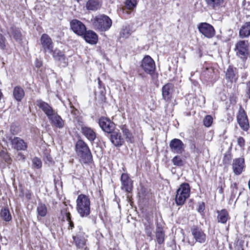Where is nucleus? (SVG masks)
Here are the masks:
<instances>
[{
  "label": "nucleus",
  "mask_w": 250,
  "mask_h": 250,
  "mask_svg": "<svg viewBox=\"0 0 250 250\" xmlns=\"http://www.w3.org/2000/svg\"><path fill=\"white\" fill-rule=\"evenodd\" d=\"M205 1L209 8L217 10L222 5L224 0H205Z\"/></svg>",
  "instance_id": "nucleus-30"
},
{
  "label": "nucleus",
  "mask_w": 250,
  "mask_h": 250,
  "mask_svg": "<svg viewBox=\"0 0 250 250\" xmlns=\"http://www.w3.org/2000/svg\"><path fill=\"white\" fill-rule=\"evenodd\" d=\"M141 66L146 73L151 75L152 79L157 77V74L155 73V62L149 56L146 55L144 57L141 62Z\"/></svg>",
  "instance_id": "nucleus-5"
},
{
  "label": "nucleus",
  "mask_w": 250,
  "mask_h": 250,
  "mask_svg": "<svg viewBox=\"0 0 250 250\" xmlns=\"http://www.w3.org/2000/svg\"><path fill=\"white\" fill-rule=\"evenodd\" d=\"M172 162L173 165L177 167H182L185 164V161L179 155L174 157L172 159Z\"/></svg>",
  "instance_id": "nucleus-35"
},
{
  "label": "nucleus",
  "mask_w": 250,
  "mask_h": 250,
  "mask_svg": "<svg viewBox=\"0 0 250 250\" xmlns=\"http://www.w3.org/2000/svg\"><path fill=\"white\" fill-rule=\"evenodd\" d=\"M248 185H249V189H250V181H249V182Z\"/></svg>",
  "instance_id": "nucleus-56"
},
{
  "label": "nucleus",
  "mask_w": 250,
  "mask_h": 250,
  "mask_svg": "<svg viewBox=\"0 0 250 250\" xmlns=\"http://www.w3.org/2000/svg\"><path fill=\"white\" fill-rule=\"evenodd\" d=\"M81 131L83 134L91 143H93L96 138V134L93 129L86 126H82Z\"/></svg>",
  "instance_id": "nucleus-22"
},
{
  "label": "nucleus",
  "mask_w": 250,
  "mask_h": 250,
  "mask_svg": "<svg viewBox=\"0 0 250 250\" xmlns=\"http://www.w3.org/2000/svg\"><path fill=\"white\" fill-rule=\"evenodd\" d=\"M36 103V105L44 112L48 118L55 112L51 106L41 100H37Z\"/></svg>",
  "instance_id": "nucleus-20"
},
{
  "label": "nucleus",
  "mask_w": 250,
  "mask_h": 250,
  "mask_svg": "<svg viewBox=\"0 0 250 250\" xmlns=\"http://www.w3.org/2000/svg\"><path fill=\"white\" fill-rule=\"evenodd\" d=\"M76 204V209L81 217H85L90 214V200L88 196L83 194L79 195Z\"/></svg>",
  "instance_id": "nucleus-1"
},
{
  "label": "nucleus",
  "mask_w": 250,
  "mask_h": 250,
  "mask_svg": "<svg viewBox=\"0 0 250 250\" xmlns=\"http://www.w3.org/2000/svg\"><path fill=\"white\" fill-rule=\"evenodd\" d=\"M213 122V119L210 115H207L203 120L204 125L206 127H210Z\"/></svg>",
  "instance_id": "nucleus-39"
},
{
  "label": "nucleus",
  "mask_w": 250,
  "mask_h": 250,
  "mask_svg": "<svg viewBox=\"0 0 250 250\" xmlns=\"http://www.w3.org/2000/svg\"><path fill=\"white\" fill-rule=\"evenodd\" d=\"M101 6L98 0H89L86 4V7L87 10L91 11H96Z\"/></svg>",
  "instance_id": "nucleus-32"
},
{
  "label": "nucleus",
  "mask_w": 250,
  "mask_h": 250,
  "mask_svg": "<svg viewBox=\"0 0 250 250\" xmlns=\"http://www.w3.org/2000/svg\"><path fill=\"white\" fill-rule=\"evenodd\" d=\"M91 22L96 30L101 32L108 30L112 24L110 18L105 15H100L93 17L91 19Z\"/></svg>",
  "instance_id": "nucleus-2"
},
{
  "label": "nucleus",
  "mask_w": 250,
  "mask_h": 250,
  "mask_svg": "<svg viewBox=\"0 0 250 250\" xmlns=\"http://www.w3.org/2000/svg\"><path fill=\"white\" fill-rule=\"evenodd\" d=\"M66 221H68V222L69 223L68 229H72L74 228V224H73V222L71 220V219L69 220H66Z\"/></svg>",
  "instance_id": "nucleus-52"
},
{
  "label": "nucleus",
  "mask_w": 250,
  "mask_h": 250,
  "mask_svg": "<svg viewBox=\"0 0 250 250\" xmlns=\"http://www.w3.org/2000/svg\"><path fill=\"white\" fill-rule=\"evenodd\" d=\"M35 65L37 67L39 68L42 66V63L41 62H40V61H39L37 59L36 60Z\"/></svg>",
  "instance_id": "nucleus-53"
},
{
  "label": "nucleus",
  "mask_w": 250,
  "mask_h": 250,
  "mask_svg": "<svg viewBox=\"0 0 250 250\" xmlns=\"http://www.w3.org/2000/svg\"><path fill=\"white\" fill-rule=\"evenodd\" d=\"M190 231L195 242L188 241V243L189 245L193 246L194 243L196 242L203 244L206 242V234L201 228L197 226H193L191 228Z\"/></svg>",
  "instance_id": "nucleus-6"
},
{
  "label": "nucleus",
  "mask_w": 250,
  "mask_h": 250,
  "mask_svg": "<svg viewBox=\"0 0 250 250\" xmlns=\"http://www.w3.org/2000/svg\"><path fill=\"white\" fill-rule=\"evenodd\" d=\"M217 213V220L218 222L224 224L226 223L229 219V213L225 209L218 211Z\"/></svg>",
  "instance_id": "nucleus-31"
},
{
  "label": "nucleus",
  "mask_w": 250,
  "mask_h": 250,
  "mask_svg": "<svg viewBox=\"0 0 250 250\" xmlns=\"http://www.w3.org/2000/svg\"><path fill=\"white\" fill-rule=\"evenodd\" d=\"M61 214L63 216V219H65L66 220H69L70 219V213L67 211L66 208H64L61 210Z\"/></svg>",
  "instance_id": "nucleus-43"
},
{
  "label": "nucleus",
  "mask_w": 250,
  "mask_h": 250,
  "mask_svg": "<svg viewBox=\"0 0 250 250\" xmlns=\"http://www.w3.org/2000/svg\"><path fill=\"white\" fill-rule=\"evenodd\" d=\"M219 191L220 193H222L223 192V189L222 188H221L219 190Z\"/></svg>",
  "instance_id": "nucleus-55"
},
{
  "label": "nucleus",
  "mask_w": 250,
  "mask_h": 250,
  "mask_svg": "<svg viewBox=\"0 0 250 250\" xmlns=\"http://www.w3.org/2000/svg\"><path fill=\"white\" fill-rule=\"evenodd\" d=\"M51 53L52 54L53 58L56 63L59 66L62 67H65L67 66L68 60L64 52L56 48L55 50H53L52 52Z\"/></svg>",
  "instance_id": "nucleus-8"
},
{
  "label": "nucleus",
  "mask_w": 250,
  "mask_h": 250,
  "mask_svg": "<svg viewBox=\"0 0 250 250\" xmlns=\"http://www.w3.org/2000/svg\"><path fill=\"white\" fill-rule=\"evenodd\" d=\"M237 142L238 146L243 149L245 146V141L244 139L242 137H239L237 139Z\"/></svg>",
  "instance_id": "nucleus-44"
},
{
  "label": "nucleus",
  "mask_w": 250,
  "mask_h": 250,
  "mask_svg": "<svg viewBox=\"0 0 250 250\" xmlns=\"http://www.w3.org/2000/svg\"><path fill=\"white\" fill-rule=\"evenodd\" d=\"M32 165L34 167L39 169L42 167V163L40 159L35 157L32 159Z\"/></svg>",
  "instance_id": "nucleus-40"
},
{
  "label": "nucleus",
  "mask_w": 250,
  "mask_h": 250,
  "mask_svg": "<svg viewBox=\"0 0 250 250\" xmlns=\"http://www.w3.org/2000/svg\"><path fill=\"white\" fill-rule=\"evenodd\" d=\"M0 216L5 221H9L11 219V216L10 214L9 211L7 208L1 209Z\"/></svg>",
  "instance_id": "nucleus-38"
},
{
  "label": "nucleus",
  "mask_w": 250,
  "mask_h": 250,
  "mask_svg": "<svg viewBox=\"0 0 250 250\" xmlns=\"http://www.w3.org/2000/svg\"><path fill=\"white\" fill-rule=\"evenodd\" d=\"M246 93L250 99V83H247L246 88Z\"/></svg>",
  "instance_id": "nucleus-50"
},
{
  "label": "nucleus",
  "mask_w": 250,
  "mask_h": 250,
  "mask_svg": "<svg viewBox=\"0 0 250 250\" xmlns=\"http://www.w3.org/2000/svg\"><path fill=\"white\" fill-rule=\"evenodd\" d=\"M235 50L237 55L243 61H245L249 56L248 42L245 41H240L235 44Z\"/></svg>",
  "instance_id": "nucleus-7"
},
{
  "label": "nucleus",
  "mask_w": 250,
  "mask_h": 250,
  "mask_svg": "<svg viewBox=\"0 0 250 250\" xmlns=\"http://www.w3.org/2000/svg\"><path fill=\"white\" fill-rule=\"evenodd\" d=\"M156 241L159 244L164 243L165 239V234L161 225L157 223L155 231Z\"/></svg>",
  "instance_id": "nucleus-24"
},
{
  "label": "nucleus",
  "mask_w": 250,
  "mask_h": 250,
  "mask_svg": "<svg viewBox=\"0 0 250 250\" xmlns=\"http://www.w3.org/2000/svg\"><path fill=\"white\" fill-rule=\"evenodd\" d=\"M237 121L242 129L247 131L250 127L248 119L244 109L240 107L237 115Z\"/></svg>",
  "instance_id": "nucleus-11"
},
{
  "label": "nucleus",
  "mask_w": 250,
  "mask_h": 250,
  "mask_svg": "<svg viewBox=\"0 0 250 250\" xmlns=\"http://www.w3.org/2000/svg\"><path fill=\"white\" fill-rule=\"evenodd\" d=\"M10 132L13 135H16L19 132V128L15 125H12L10 127Z\"/></svg>",
  "instance_id": "nucleus-46"
},
{
  "label": "nucleus",
  "mask_w": 250,
  "mask_h": 250,
  "mask_svg": "<svg viewBox=\"0 0 250 250\" xmlns=\"http://www.w3.org/2000/svg\"><path fill=\"white\" fill-rule=\"evenodd\" d=\"M198 28L199 32L205 37L208 38H212L215 34V31L213 27L207 22H202L198 24Z\"/></svg>",
  "instance_id": "nucleus-10"
},
{
  "label": "nucleus",
  "mask_w": 250,
  "mask_h": 250,
  "mask_svg": "<svg viewBox=\"0 0 250 250\" xmlns=\"http://www.w3.org/2000/svg\"><path fill=\"white\" fill-rule=\"evenodd\" d=\"M169 148L172 153L182 154L185 151V146L181 140L175 138L170 141Z\"/></svg>",
  "instance_id": "nucleus-12"
},
{
  "label": "nucleus",
  "mask_w": 250,
  "mask_h": 250,
  "mask_svg": "<svg viewBox=\"0 0 250 250\" xmlns=\"http://www.w3.org/2000/svg\"><path fill=\"white\" fill-rule=\"evenodd\" d=\"M173 90L172 84L167 83L162 87V96L164 100L167 102L171 100Z\"/></svg>",
  "instance_id": "nucleus-23"
},
{
  "label": "nucleus",
  "mask_w": 250,
  "mask_h": 250,
  "mask_svg": "<svg viewBox=\"0 0 250 250\" xmlns=\"http://www.w3.org/2000/svg\"><path fill=\"white\" fill-rule=\"evenodd\" d=\"M5 38L4 36L0 34V48L4 49L5 47Z\"/></svg>",
  "instance_id": "nucleus-45"
},
{
  "label": "nucleus",
  "mask_w": 250,
  "mask_h": 250,
  "mask_svg": "<svg viewBox=\"0 0 250 250\" xmlns=\"http://www.w3.org/2000/svg\"><path fill=\"white\" fill-rule=\"evenodd\" d=\"M250 35V22L244 23L239 30V36L244 38L248 37Z\"/></svg>",
  "instance_id": "nucleus-28"
},
{
  "label": "nucleus",
  "mask_w": 250,
  "mask_h": 250,
  "mask_svg": "<svg viewBox=\"0 0 250 250\" xmlns=\"http://www.w3.org/2000/svg\"><path fill=\"white\" fill-rule=\"evenodd\" d=\"M190 188L188 183L182 184L177 189L175 196V202L178 206L184 204L186 199L190 195Z\"/></svg>",
  "instance_id": "nucleus-4"
},
{
  "label": "nucleus",
  "mask_w": 250,
  "mask_h": 250,
  "mask_svg": "<svg viewBox=\"0 0 250 250\" xmlns=\"http://www.w3.org/2000/svg\"><path fill=\"white\" fill-rule=\"evenodd\" d=\"M231 187L232 188V193H234L236 190L237 189V185L236 183H233L231 185Z\"/></svg>",
  "instance_id": "nucleus-51"
},
{
  "label": "nucleus",
  "mask_w": 250,
  "mask_h": 250,
  "mask_svg": "<svg viewBox=\"0 0 250 250\" xmlns=\"http://www.w3.org/2000/svg\"><path fill=\"white\" fill-rule=\"evenodd\" d=\"M85 250H87L86 248H85Z\"/></svg>",
  "instance_id": "nucleus-59"
},
{
  "label": "nucleus",
  "mask_w": 250,
  "mask_h": 250,
  "mask_svg": "<svg viewBox=\"0 0 250 250\" xmlns=\"http://www.w3.org/2000/svg\"><path fill=\"white\" fill-rule=\"evenodd\" d=\"M53 126L59 128H62L64 126V122L61 117L55 112L48 118Z\"/></svg>",
  "instance_id": "nucleus-19"
},
{
  "label": "nucleus",
  "mask_w": 250,
  "mask_h": 250,
  "mask_svg": "<svg viewBox=\"0 0 250 250\" xmlns=\"http://www.w3.org/2000/svg\"><path fill=\"white\" fill-rule=\"evenodd\" d=\"M110 133V140L115 146H120L123 145L124 139L119 130H113Z\"/></svg>",
  "instance_id": "nucleus-17"
},
{
  "label": "nucleus",
  "mask_w": 250,
  "mask_h": 250,
  "mask_svg": "<svg viewBox=\"0 0 250 250\" xmlns=\"http://www.w3.org/2000/svg\"><path fill=\"white\" fill-rule=\"evenodd\" d=\"M76 151L84 163L89 162L92 158L91 151L87 144L83 140H79L75 145Z\"/></svg>",
  "instance_id": "nucleus-3"
},
{
  "label": "nucleus",
  "mask_w": 250,
  "mask_h": 250,
  "mask_svg": "<svg viewBox=\"0 0 250 250\" xmlns=\"http://www.w3.org/2000/svg\"><path fill=\"white\" fill-rule=\"evenodd\" d=\"M214 69L212 67H207L203 71V74L208 78L212 77Z\"/></svg>",
  "instance_id": "nucleus-41"
},
{
  "label": "nucleus",
  "mask_w": 250,
  "mask_h": 250,
  "mask_svg": "<svg viewBox=\"0 0 250 250\" xmlns=\"http://www.w3.org/2000/svg\"><path fill=\"white\" fill-rule=\"evenodd\" d=\"M31 196H32L31 193L29 191H28L25 193V197H26V198L27 199H31Z\"/></svg>",
  "instance_id": "nucleus-54"
},
{
  "label": "nucleus",
  "mask_w": 250,
  "mask_h": 250,
  "mask_svg": "<svg viewBox=\"0 0 250 250\" xmlns=\"http://www.w3.org/2000/svg\"><path fill=\"white\" fill-rule=\"evenodd\" d=\"M73 240L76 246L79 248H83L85 245L86 240L82 232H80L76 235L73 236Z\"/></svg>",
  "instance_id": "nucleus-25"
},
{
  "label": "nucleus",
  "mask_w": 250,
  "mask_h": 250,
  "mask_svg": "<svg viewBox=\"0 0 250 250\" xmlns=\"http://www.w3.org/2000/svg\"><path fill=\"white\" fill-rule=\"evenodd\" d=\"M137 5V0H126L125 2V8L129 10H133Z\"/></svg>",
  "instance_id": "nucleus-37"
},
{
  "label": "nucleus",
  "mask_w": 250,
  "mask_h": 250,
  "mask_svg": "<svg viewBox=\"0 0 250 250\" xmlns=\"http://www.w3.org/2000/svg\"><path fill=\"white\" fill-rule=\"evenodd\" d=\"M192 146H193V147L194 148H195V147H195V144H193V145H192Z\"/></svg>",
  "instance_id": "nucleus-58"
},
{
  "label": "nucleus",
  "mask_w": 250,
  "mask_h": 250,
  "mask_svg": "<svg viewBox=\"0 0 250 250\" xmlns=\"http://www.w3.org/2000/svg\"><path fill=\"white\" fill-rule=\"evenodd\" d=\"M226 79L230 82L237 80L236 69L233 68L231 66H229L226 71Z\"/></svg>",
  "instance_id": "nucleus-27"
},
{
  "label": "nucleus",
  "mask_w": 250,
  "mask_h": 250,
  "mask_svg": "<svg viewBox=\"0 0 250 250\" xmlns=\"http://www.w3.org/2000/svg\"><path fill=\"white\" fill-rule=\"evenodd\" d=\"M12 147L17 150H25L27 147L26 143L19 137H14L13 139L9 138Z\"/></svg>",
  "instance_id": "nucleus-18"
},
{
  "label": "nucleus",
  "mask_w": 250,
  "mask_h": 250,
  "mask_svg": "<svg viewBox=\"0 0 250 250\" xmlns=\"http://www.w3.org/2000/svg\"><path fill=\"white\" fill-rule=\"evenodd\" d=\"M98 80H99V82H98V83H99V85H100V83H101V81H100V79H98Z\"/></svg>",
  "instance_id": "nucleus-57"
},
{
  "label": "nucleus",
  "mask_w": 250,
  "mask_h": 250,
  "mask_svg": "<svg viewBox=\"0 0 250 250\" xmlns=\"http://www.w3.org/2000/svg\"><path fill=\"white\" fill-rule=\"evenodd\" d=\"M120 37L127 38L131 35L130 28L129 25H125L123 27L120 33Z\"/></svg>",
  "instance_id": "nucleus-36"
},
{
  "label": "nucleus",
  "mask_w": 250,
  "mask_h": 250,
  "mask_svg": "<svg viewBox=\"0 0 250 250\" xmlns=\"http://www.w3.org/2000/svg\"><path fill=\"white\" fill-rule=\"evenodd\" d=\"M44 159L46 162L51 163L53 161L52 157L49 154L45 155L44 157Z\"/></svg>",
  "instance_id": "nucleus-49"
},
{
  "label": "nucleus",
  "mask_w": 250,
  "mask_h": 250,
  "mask_svg": "<svg viewBox=\"0 0 250 250\" xmlns=\"http://www.w3.org/2000/svg\"><path fill=\"white\" fill-rule=\"evenodd\" d=\"M0 157H2L6 163H10L11 158L7 152L2 150L0 152Z\"/></svg>",
  "instance_id": "nucleus-42"
},
{
  "label": "nucleus",
  "mask_w": 250,
  "mask_h": 250,
  "mask_svg": "<svg viewBox=\"0 0 250 250\" xmlns=\"http://www.w3.org/2000/svg\"><path fill=\"white\" fill-rule=\"evenodd\" d=\"M82 37H83L86 42L91 44H96L98 40V35L92 30H86V32Z\"/></svg>",
  "instance_id": "nucleus-21"
},
{
  "label": "nucleus",
  "mask_w": 250,
  "mask_h": 250,
  "mask_svg": "<svg viewBox=\"0 0 250 250\" xmlns=\"http://www.w3.org/2000/svg\"><path fill=\"white\" fill-rule=\"evenodd\" d=\"M99 124L102 129L108 133H111L115 128L114 124L105 117H101L99 119Z\"/></svg>",
  "instance_id": "nucleus-14"
},
{
  "label": "nucleus",
  "mask_w": 250,
  "mask_h": 250,
  "mask_svg": "<svg viewBox=\"0 0 250 250\" xmlns=\"http://www.w3.org/2000/svg\"><path fill=\"white\" fill-rule=\"evenodd\" d=\"M13 95L17 101H21L24 96V91L21 87L16 86L13 89Z\"/></svg>",
  "instance_id": "nucleus-29"
},
{
  "label": "nucleus",
  "mask_w": 250,
  "mask_h": 250,
  "mask_svg": "<svg viewBox=\"0 0 250 250\" xmlns=\"http://www.w3.org/2000/svg\"><path fill=\"white\" fill-rule=\"evenodd\" d=\"M205 208V204L202 202L199 204L198 208V211L200 213H202L204 211Z\"/></svg>",
  "instance_id": "nucleus-48"
},
{
  "label": "nucleus",
  "mask_w": 250,
  "mask_h": 250,
  "mask_svg": "<svg viewBox=\"0 0 250 250\" xmlns=\"http://www.w3.org/2000/svg\"><path fill=\"white\" fill-rule=\"evenodd\" d=\"M121 181L122 183L121 188L127 192H130L132 189V181L127 173H123L121 175Z\"/></svg>",
  "instance_id": "nucleus-15"
},
{
  "label": "nucleus",
  "mask_w": 250,
  "mask_h": 250,
  "mask_svg": "<svg viewBox=\"0 0 250 250\" xmlns=\"http://www.w3.org/2000/svg\"><path fill=\"white\" fill-rule=\"evenodd\" d=\"M152 228L149 226H147L145 228V232L146 234L148 237H151L152 236Z\"/></svg>",
  "instance_id": "nucleus-47"
},
{
  "label": "nucleus",
  "mask_w": 250,
  "mask_h": 250,
  "mask_svg": "<svg viewBox=\"0 0 250 250\" xmlns=\"http://www.w3.org/2000/svg\"><path fill=\"white\" fill-rule=\"evenodd\" d=\"M37 211L38 213V218H39V217H45L47 212L46 205L42 203H39L37 208Z\"/></svg>",
  "instance_id": "nucleus-33"
},
{
  "label": "nucleus",
  "mask_w": 250,
  "mask_h": 250,
  "mask_svg": "<svg viewBox=\"0 0 250 250\" xmlns=\"http://www.w3.org/2000/svg\"><path fill=\"white\" fill-rule=\"evenodd\" d=\"M41 44L44 53L52 52L53 42L51 38L46 34H43L40 38Z\"/></svg>",
  "instance_id": "nucleus-13"
},
{
  "label": "nucleus",
  "mask_w": 250,
  "mask_h": 250,
  "mask_svg": "<svg viewBox=\"0 0 250 250\" xmlns=\"http://www.w3.org/2000/svg\"><path fill=\"white\" fill-rule=\"evenodd\" d=\"M8 34L10 37L13 36V38L17 42H20L22 40V35L21 30L14 26H12L10 28L8 31Z\"/></svg>",
  "instance_id": "nucleus-26"
},
{
  "label": "nucleus",
  "mask_w": 250,
  "mask_h": 250,
  "mask_svg": "<svg viewBox=\"0 0 250 250\" xmlns=\"http://www.w3.org/2000/svg\"><path fill=\"white\" fill-rule=\"evenodd\" d=\"M233 171L236 175H240L245 168V160L243 158L234 159L232 163Z\"/></svg>",
  "instance_id": "nucleus-16"
},
{
  "label": "nucleus",
  "mask_w": 250,
  "mask_h": 250,
  "mask_svg": "<svg viewBox=\"0 0 250 250\" xmlns=\"http://www.w3.org/2000/svg\"><path fill=\"white\" fill-rule=\"evenodd\" d=\"M121 129L122 130V132H123L124 136H125L126 141L130 143H133L134 141L133 137L132 136L131 133L129 130V129L126 128L125 125H123Z\"/></svg>",
  "instance_id": "nucleus-34"
},
{
  "label": "nucleus",
  "mask_w": 250,
  "mask_h": 250,
  "mask_svg": "<svg viewBox=\"0 0 250 250\" xmlns=\"http://www.w3.org/2000/svg\"><path fill=\"white\" fill-rule=\"evenodd\" d=\"M70 29L76 34L79 36H82L86 32V28L85 25L80 21L74 19L70 22Z\"/></svg>",
  "instance_id": "nucleus-9"
}]
</instances>
